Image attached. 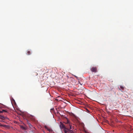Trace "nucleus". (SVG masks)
<instances>
[{
    "label": "nucleus",
    "mask_w": 133,
    "mask_h": 133,
    "mask_svg": "<svg viewBox=\"0 0 133 133\" xmlns=\"http://www.w3.org/2000/svg\"><path fill=\"white\" fill-rule=\"evenodd\" d=\"M21 128H22L24 130H26V129H27L26 128H25V127H24L23 126H22L21 127Z\"/></svg>",
    "instance_id": "9d476101"
},
{
    "label": "nucleus",
    "mask_w": 133,
    "mask_h": 133,
    "mask_svg": "<svg viewBox=\"0 0 133 133\" xmlns=\"http://www.w3.org/2000/svg\"><path fill=\"white\" fill-rule=\"evenodd\" d=\"M1 126L3 127L4 128H7V126L5 125L1 124L0 125Z\"/></svg>",
    "instance_id": "1a4fd4ad"
},
{
    "label": "nucleus",
    "mask_w": 133,
    "mask_h": 133,
    "mask_svg": "<svg viewBox=\"0 0 133 133\" xmlns=\"http://www.w3.org/2000/svg\"><path fill=\"white\" fill-rule=\"evenodd\" d=\"M127 97H128V95H127Z\"/></svg>",
    "instance_id": "2eb2a0df"
},
{
    "label": "nucleus",
    "mask_w": 133,
    "mask_h": 133,
    "mask_svg": "<svg viewBox=\"0 0 133 133\" xmlns=\"http://www.w3.org/2000/svg\"><path fill=\"white\" fill-rule=\"evenodd\" d=\"M65 120V124H68V126L70 127L69 129H71V123L70 122V121L66 117H65L64 118Z\"/></svg>",
    "instance_id": "f257e3e1"
},
{
    "label": "nucleus",
    "mask_w": 133,
    "mask_h": 133,
    "mask_svg": "<svg viewBox=\"0 0 133 133\" xmlns=\"http://www.w3.org/2000/svg\"><path fill=\"white\" fill-rule=\"evenodd\" d=\"M120 87L121 89L119 88V90H121L122 92H123L124 90V87L121 86H120Z\"/></svg>",
    "instance_id": "39448f33"
},
{
    "label": "nucleus",
    "mask_w": 133,
    "mask_h": 133,
    "mask_svg": "<svg viewBox=\"0 0 133 133\" xmlns=\"http://www.w3.org/2000/svg\"><path fill=\"white\" fill-rule=\"evenodd\" d=\"M91 70L92 72H97V68L96 67H92L91 69Z\"/></svg>",
    "instance_id": "7ed1b4c3"
},
{
    "label": "nucleus",
    "mask_w": 133,
    "mask_h": 133,
    "mask_svg": "<svg viewBox=\"0 0 133 133\" xmlns=\"http://www.w3.org/2000/svg\"><path fill=\"white\" fill-rule=\"evenodd\" d=\"M60 127H61L63 128H64L65 127V126L64 125V124L62 123H61V125H60Z\"/></svg>",
    "instance_id": "0eeeda50"
},
{
    "label": "nucleus",
    "mask_w": 133,
    "mask_h": 133,
    "mask_svg": "<svg viewBox=\"0 0 133 133\" xmlns=\"http://www.w3.org/2000/svg\"><path fill=\"white\" fill-rule=\"evenodd\" d=\"M0 118L4 120L5 118L2 116H0Z\"/></svg>",
    "instance_id": "6e6552de"
},
{
    "label": "nucleus",
    "mask_w": 133,
    "mask_h": 133,
    "mask_svg": "<svg viewBox=\"0 0 133 133\" xmlns=\"http://www.w3.org/2000/svg\"><path fill=\"white\" fill-rule=\"evenodd\" d=\"M29 133H35L34 131L33 130L29 131Z\"/></svg>",
    "instance_id": "9b49d317"
},
{
    "label": "nucleus",
    "mask_w": 133,
    "mask_h": 133,
    "mask_svg": "<svg viewBox=\"0 0 133 133\" xmlns=\"http://www.w3.org/2000/svg\"><path fill=\"white\" fill-rule=\"evenodd\" d=\"M31 54L30 52V51H28L27 52V54L28 55H30Z\"/></svg>",
    "instance_id": "ddd939ff"
},
{
    "label": "nucleus",
    "mask_w": 133,
    "mask_h": 133,
    "mask_svg": "<svg viewBox=\"0 0 133 133\" xmlns=\"http://www.w3.org/2000/svg\"><path fill=\"white\" fill-rule=\"evenodd\" d=\"M27 124L28 125L29 128H30V129H32L33 128L35 129V128L33 127V126L31 124L28 122L27 123Z\"/></svg>",
    "instance_id": "20e7f679"
},
{
    "label": "nucleus",
    "mask_w": 133,
    "mask_h": 133,
    "mask_svg": "<svg viewBox=\"0 0 133 133\" xmlns=\"http://www.w3.org/2000/svg\"><path fill=\"white\" fill-rule=\"evenodd\" d=\"M3 112V111H0V113H2Z\"/></svg>",
    "instance_id": "4468645a"
},
{
    "label": "nucleus",
    "mask_w": 133,
    "mask_h": 133,
    "mask_svg": "<svg viewBox=\"0 0 133 133\" xmlns=\"http://www.w3.org/2000/svg\"><path fill=\"white\" fill-rule=\"evenodd\" d=\"M70 129H66L64 130L65 133H74V132Z\"/></svg>",
    "instance_id": "f03ea898"
},
{
    "label": "nucleus",
    "mask_w": 133,
    "mask_h": 133,
    "mask_svg": "<svg viewBox=\"0 0 133 133\" xmlns=\"http://www.w3.org/2000/svg\"><path fill=\"white\" fill-rule=\"evenodd\" d=\"M2 111H3V112H8L6 110H2Z\"/></svg>",
    "instance_id": "f8f14e48"
},
{
    "label": "nucleus",
    "mask_w": 133,
    "mask_h": 133,
    "mask_svg": "<svg viewBox=\"0 0 133 133\" xmlns=\"http://www.w3.org/2000/svg\"><path fill=\"white\" fill-rule=\"evenodd\" d=\"M44 127L45 129L48 130L50 132H51L52 131V130L51 129L48 128L47 126L45 125L44 126Z\"/></svg>",
    "instance_id": "423d86ee"
}]
</instances>
